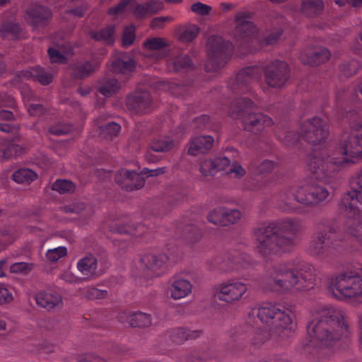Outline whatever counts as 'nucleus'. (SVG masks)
Instances as JSON below:
<instances>
[{
    "label": "nucleus",
    "instance_id": "680f3d73",
    "mask_svg": "<svg viewBox=\"0 0 362 362\" xmlns=\"http://www.w3.org/2000/svg\"><path fill=\"white\" fill-rule=\"evenodd\" d=\"M245 173L246 170L238 162H234L231 165L229 170L227 172L228 175H230L233 177L238 179L243 177L245 175Z\"/></svg>",
    "mask_w": 362,
    "mask_h": 362
},
{
    "label": "nucleus",
    "instance_id": "39448f33",
    "mask_svg": "<svg viewBox=\"0 0 362 362\" xmlns=\"http://www.w3.org/2000/svg\"><path fill=\"white\" fill-rule=\"evenodd\" d=\"M329 192L316 182L292 183L284 186L273 197L276 207L286 213L305 215V206H314L325 202Z\"/></svg>",
    "mask_w": 362,
    "mask_h": 362
},
{
    "label": "nucleus",
    "instance_id": "3c124183",
    "mask_svg": "<svg viewBox=\"0 0 362 362\" xmlns=\"http://www.w3.org/2000/svg\"><path fill=\"white\" fill-rule=\"evenodd\" d=\"M0 233V251H1L7 245L13 241L15 235L14 230L11 227L2 229Z\"/></svg>",
    "mask_w": 362,
    "mask_h": 362
},
{
    "label": "nucleus",
    "instance_id": "bb28decb",
    "mask_svg": "<svg viewBox=\"0 0 362 362\" xmlns=\"http://www.w3.org/2000/svg\"><path fill=\"white\" fill-rule=\"evenodd\" d=\"M54 71H48L39 66L30 67L21 71L19 76L24 78L33 79L43 86L49 85L53 80Z\"/></svg>",
    "mask_w": 362,
    "mask_h": 362
},
{
    "label": "nucleus",
    "instance_id": "de8ad7c7",
    "mask_svg": "<svg viewBox=\"0 0 362 362\" xmlns=\"http://www.w3.org/2000/svg\"><path fill=\"white\" fill-rule=\"evenodd\" d=\"M52 189L60 194L73 192L75 189L74 184L67 180H57L53 184Z\"/></svg>",
    "mask_w": 362,
    "mask_h": 362
},
{
    "label": "nucleus",
    "instance_id": "f8f14e48",
    "mask_svg": "<svg viewBox=\"0 0 362 362\" xmlns=\"http://www.w3.org/2000/svg\"><path fill=\"white\" fill-rule=\"evenodd\" d=\"M208 58L204 64L206 72H216L223 68L232 56L235 46L223 37L213 35L207 41Z\"/></svg>",
    "mask_w": 362,
    "mask_h": 362
},
{
    "label": "nucleus",
    "instance_id": "2eb2a0df",
    "mask_svg": "<svg viewBox=\"0 0 362 362\" xmlns=\"http://www.w3.org/2000/svg\"><path fill=\"white\" fill-rule=\"evenodd\" d=\"M251 18V13L247 11L238 12L235 16L236 25L233 36L235 40V46L247 50L256 33L255 25L250 21Z\"/></svg>",
    "mask_w": 362,
    "mask_h": 362
},
{
    "label": "nucleus",
    "instance_id": "052dcab7",
    "mask_svg": "<svg viewBox=\"0 0 362 362\" xmlns=\"http://www.w3.org/2000/svg\"><path fill=\"white\" fill-rule=\"evenodd\" d=\"M214 165L213 158L206 159L201 163L199 170L205 176L214 175L216 173Z\"/></svg>",
    "mask_w": 362,
    "mask_h": 362
},
{
    "label": "nucleus",
    "instance_id": "a878e982",
    "mask_svg": "<svg viewBox=\"0 0 362 362\" xmlns=\"http://www.w3.org/2000/svg\"><path fill=\"white\" fill-rule=\"evenodd\" d=\"M163 8V3L159 1L151 0L144 4L131 1L130 11L137 19H142L152 16Z\"/></svg>",
    "mask_w": 362,
    "mask_h": 362
},
{
    "label": "nucleus",
    "instance_id": "338daca9",
    "mask_svg": "<svg viewBox=\"0 0 362 362\" xmlns=\"http://www.w3.org/2000/svg\"><path fill=\"white\" fill-rule=\"evenodd\" d=\"M216 173L223 170L230 164V160L226 156H218L213 158Z\"/></svg>",
    "mask_w": 362,
    "mask_h": 362
},
{
    "label": "nucleus",
    "instance_id": "79ce46f5",
    "mask_svg": "<svg viewBox=\"0 0 362 362\" xmlns=\"http://www.w3.org/2000/svg\"><path fill=\"white\" fill-rule=\"evenodd\" d=\"M37 177V174L29 168L18 169L12 175L13 180L19 184H30Z\"/></svg>",
    "mask_w": 362,
    "mask_h": 362
},
{
    "label": "nucleus",
    "instance_id": "b1692460",
    "mask_svg": "<svg viewBox=\"0 0 362 362\" xmlns=\"http://www.w3.org/2000/svg\"><path fill=\"white\" fill-rule=\"evenodd\" d=\"M330 57V52L325 47L308 48L300 54V60L305 64L317 66Z\"/></svg>",
    "mask_w": 362,
    "mask_h": 362
},
{
    "label": "nucleus",
    "instance_id": "c756f323",
    "mask_svg": "<svg viewBox=\"0 0 362 362\" xmlns=\"http://www.w3.org/2000/svg\"><path fill=\"white\" fill-rule=\"evenodd\" d=\"M35 299L38 306L47 310L53 309L62 303V298L59 294L45 291L37 293Z\"/></svg>",
    "mask_w": 362,
    "mask_h": 362
},
{
    "label": "nucleus",
    "instance_id": "4be33fe9",
    "mask_svg": "<svg viewBox=\"0 0 362 362\" xmlns=\"http://www.w3.org/2000/svg\"><path fill=\"white\" fill-rule=\"evenodd\" d=\"M51 16L50 10L40 5H33L27 11V21L35 28L46 26Z\"/></svg>",
    "mask_w": 362,
    "mask_h": 362
},
{
    "label": "nucleus",
    "instance_id": "dca6fc26",
    "mask_svg": "<svg viewBox=\"0 0 362 362\" xmlns=\"http://www.w3.org/2000/svg\"><path fill=\"white\" fill-rule=\"evenodd\" d=\"M247 289V286L245 283L235 279H228L216 285L215 293L220 300L232 303L240 300Z\"/></svg>",
    "mask_w": 362,
    "mask_h": 362
},
{
    "label": "nucleus",
    "instance_id": "37998d69",
    "mask_svg": "<svg viewBox=\"0 0 362 362\" xmlns=\"http://www.w3.org/2000/svg\"><path fill=\"white\" fill-rule=\"evenodd\" d=\"M323 8L322 0H303L301 6L303 13L309 16L319 14Z\"/></svg>",
    "mask_w": 362,
    "mask_h": 362
},
{
    "label": "nucleus",
    "instance_id": "f03ea898",
    "mask_svg": "<svg viewBox=\"0 0 362 362\" xmlns=\"http://www.w3.org/2000/svg\"><path fill=\"white\" fill-rule=\"evenodd\" d=\"M346 95L344 90L337 93L335 107L338 114L350 122L349 132L341 135L335 152L329 155L324 148L315 149L308 160V170L315 179L325 184L335 180L339 168L354 164L362 157V121L356 119L355 110L344 107Z\"/></svg>",
    "mask_w": 362,
    "mask_h": 362
},
{
    "label": "nucleus",
    "instance_id": "2f4dec72",
    "mask_svg": "<svg viewBox=\"0 0 362 362\" xmlns=\"http://www.w3.org/2000/svg\"><path fill=\"white\" fill-rule=\"evenodd\" d=\"M192 285L191 282L185 279L173 280L170 287V296L175 300L187 297L191 293Z\"/></svg>",
    "mask_w": 362,
    "mask_h": 362
},
{
    "label": "nucleus",
    "instance_id": "393cba45",
    "mask_svg": "<svg viewBox=\"0 0 362 362\" xmlns=\"http://www.w3.org/2000/svg\"><path fill=\"white\" fill-rule=\"evenodd\" d=\"M169 259L170 257L165 254H146L141 257L140 264L142 268L151 272L152 275L159 276L163 272V267Z\"/></svg>",
    "mask_w": 362,
    "mask_h": 362
},
{
    "label": "nucleus",
    "instance_id": "aec40b11",
    "mask_svg": "<svg viewBox=\"0 0 362 362\" xmlns=\"http://www.w3.org/2000/svg\"><path fill=\"white\" fill-rule=\"evenodd\" d=\"M174 146V141L169 136H159L152 139L149 143L148 149L145 155V158L148 163H156L159 158L152 152H166Z\"/></svg>",
    "mask_w": 362,
    "mask_h": 362
},
{
    "label": "nucleus",
    "instance_id": "4d7b16f0",
    "mask_svg": "<svg viewBox=\"0 0 362 362\" xmlns=\"http://www.w3.org/2000/svg\"><path fill=\"white\" fill-rule=\"evenodd\" d=\"M20 31V25L15 23H4L1 25L0 30L2 35H6L8 33H11L15 37L18 35Z\"/></svg>",
    "mask_w": 362,
    "mask_h": 362
},
{
    "label": "nucleus",
    "instance_id": "e2e57ef3",
    "mask_svg": "<svg viewBox=\"0 0 362 362\" xmlns=\"http://www.w3.org/2000/svg\"><path fill=\"white\" fill-rule=\"evenodd\" d=\"M85 208L86 206L83 203L74 202L70 204L64 205L63 209L66 213L81 214Z\"/></svg>",
    "mask_w": 362,
    "mask_h": 362
},
{
    "label": "nucleus",
    "instance_id": "bf43d9fd",
    "mask_svg": "<svg viewBox=\"0 0 362 362\" xmlns=\"http://www.w3.org/2000/svg\"><path fill=\"white\" fill-rule=\"evenodd\" d=\"M199 28L197 25H191L187 28L181 34L180 40L183 42H192L197 37Z\"/></svg>",
    "mask_w": 362,
    "mask_h": 362
},
{
    "label": "nucleus",
    "instance_id": "c9c22d12",
    "mask_svg": "<svg viewBox=\"0 0 362 362\" xmlns=\"http://www.w3.org/2000/svg\"><path fill=\"white\" fill-rule=\"evenodd\" d=\"M123 315L132 327H144L151 324V316L143 312H124L120 317V320L123 322Z\"/></svg>",
    "mask_w": 362,
    "mask_h": 362
},
{
    "label": "nucleus",
    "instance_id": "a18cd8bd",
    "mask_svg": "<svg viewBox=\"0 0 362 362\" xmlns=\"http://www.w3.org/2000/svg\"><path fill=\"white\" fill-rule=\"evenodd\" d=\"M193 126L198 130L211 129L218 131L219 124L212 121V119L206 115H203L194 119Z\"/></svg>",
    "mask_w": 362,
    "mask_h": 362
},
{
    "label": "nucleus",
    "instance_id": "ddd939ff",
    "mask_svg": "<svg viewBox=\"0 0 362 362\" xmlns=\"http://www.w3.org/2000/svg\"><path fill=\"white\" fill-rule=\"evenodd\" d=\"M165 172V168H158L153 170L144 168L141 173L135 170L121 169L115 175V182L126 191H133L141 188L145 183L144 175L146 177H154L163 174Z\"/></svg>",
    "mask_w": 362,
    "mask_h": 362
},
{
    "label": "nucleus",
    "instance_id": "7c9ffc66",
    "mask_svg": "<svg viewBox=\"0 0 362 362\" xmlns=\"http://www.w3.org/2000/svg\"><path fill=\"white\" fill-rule=\"evenodd\" d=\"M214 141L211 136H194L191 139L188 153L192 156L204 153L211 149Z\"/></svg>",
    "mask_w": 362,
    "mask_h": 362
},
{
    "label": "nucleus",
    "instance_id": "6e6d98bb",
    "mask_svg": "<svg viewBox=\"0 0 362 362\" xmlns=\"http://www.w3.org/2000/svg\"><path fill=\"white\" fill-rule=\"evenodd\" d=\"M346 235H350L362 245V224L357 227L353 223H349L346 227Z\"/></svg>",
    "mask_w": 362,
    "mask_h": 362
},
{
    "label": "nucleus",
    "instance_id": "49530a36",
    "mask_svg": "<svg viewBox=\"0 0 362 362\" xmlns=\"http://www.w3.org/2000/svg\"><path fill=\"white\" fill-rule=\"evenodd\" d=\"M144 224H139L136 226L122 225L116 226L113 231L119 234H128L132 236H142L144 234Z\"/></svg>",
    "mask_w": 362,
    "mask_h": 362
},
{
    "label": "nucleus",
    "instance_id": "f257e3e1",
    "mask_svg": "<svg viewBox=\"0 0 362 362\" xmlns=\"http://www.w3.org/2000/svg\"><path fill=\"white\" fill-rule=\"evenodd\" d=\"M311 313L301 354L308 362H325L330 352L344 347L351 338L349 313L341 306L325 304Z\"/></svg>",
    "mask_w": 362,
    "mask_h": 362
},
{
    "label": "nucleus",
    "instance_id": "774afa93",
    "mask_svg": "<svg viewBox=\"0 0 362 362\" xmlns=\"http://www.w3.org/2000/svg\"><path fill=\"white\" fill-rule=\"evenodd\" d=\"M15 104L16 101L11 95L4 93H0V107H13Z\"/></svg>",
    "mask_w": 362,
    "mask_h": 362
},
{
    "label": "nucleus",
    "instance_id": "69168bd1",
    "mask_svg": "<svg viewBox=\"0 0 362 362\" xmlns=\"http://www.w3.org/2000/svg\"><path fill=\"white\" fill-rule=\"evenodd\" d=\"M191 10L195 13L204 16L209 13L211 7L201 2H197L192 5Z\"/></svg>",
    "mask_w": 362,
    "mask_h": 362
},
{
    "label": "nucleus",
    "instance_id": "f3484780",
    "mask_svg": "<svg viewBox=\"0 0 362 362\" xmlns=\"http://www.w3.org/2000/svg\"><path fill=\"white\" fill-rule=\"evenodd\" d=\"M269 333L260 328L252 327L249 332L233 334L231 339L235 343V348L239 351L244 349L246 344H250L254 349H259L264 343L269 339Z\"/></svg>",
    "mask_w": 362,
    "mask_h": 362
},
{
    "label": "nucleus",
    "instance_id": "58836bf2",
    "mask_svg": "<svg viewBox=\"0 0 362 362\" xmlns=\"http://www.w3.org/2000/svg\"><path fill=\"white\" fill-rule=\"evenodd\" d=\"M115 26L109 25L99 30L91 31L90 35L95 41L103 42L106 45H112L115 42Z\"/></svg>",
    "mask_w": 362,
    "mask_h": 362
},
{
    "label": "nucleus",
    "instance_id": "4c0bfd02",
    "mask_svg": "<svg viewBox=\"0 0 362 362\" xmlns=\"http://www.w3.org/2000/svg\"><path fill=\"white\" fill-rule=\"evenodd\" d=\"M120 88V83L112 77L105 76L99 80L97 85L98 91L105 97H111Z\"/></svg>",
    "mask_w": 362,
    "mask_h": 362
},
{
    "label": "nucleus",
    "instance_id": "c03bdc74",
    "mask_svg": "<svg viewBox=\"0 0 362 362\" xmlns=\"http://www.w3.org/2000/svg\"><path fill=\"white\" fill-rule=\"evenodd\" d=\"M100 136L106 140H112L116 137L121 130V126L114 122H107L104 125L99 126Z\"/></svg>",
    "mask_w": 362,
    "mask_h": 362
},
{
    "label": "nucleus",
    "instance_id": "e433bc0d",
    "mask_svg": "<svg viewBox=\"0 0 362 362\" xmlns=\"http://www.w3.org/2000/svg\"><path fill=\"white\" fill-rule=\"evenodd\" d=\"M202 334L201 330H189L184 327H179L172 329L168 333V337L172 342L182 344L187 339H197Z\"/></svg>",
    "mask_w": 362,
    "mask_h": 362
},
{
    "label": "nucleus",
    "instance_id": "864d4df0",
    "mask_svg": "<svg viewBox=\"0 0 362 362\" xmlns=\"http://www.w3.org/2000/svg\"><path fill=\"white\" fill-rule=\"evenodd\" d=\"M71 130V125L66 123L58 122L49 128L51 134L60 136L68 134Z\"/></svg>",
    "mask_w": 362,
    "mask_h": 362
},
{
    "label": "nucleus",
    "instance_id": "9d476101",
    "mask_svg": "<svg viewBox=\"0 0 362 362\" xmlns=\"http://www.w3.org/2000/svg\"><path fill=\"white\" fill-rule=\"evenodd\" d=\"M255 109L256 106L250 99L246 97L238 98L232 102L228 114L233 118H242L244 129L257 134L272 125L273 122L262 113L253 112Z\"/></svg>",
    "mask_w": 362,
    "mask_h": 362
},
{
    "label": "nucleus",
    "instance_id": "c85d7f7f",
    "mask_svg": "<svg viewBox=\"0 0 362 362\" xmlns=\"http://www.w3.org/2000/svg\"><path fill=\"white\" fill-rule=\"evenodd\" d=\"M100 60L77 62L71 66V73L75 78H84L90 76L99 66Z\"/></svg>",
    "mask_w": 362,
    "mask_h": 362
},
{
    "label": "nucleus",
    "instance_id": "20e7f679",
    "mask_svg": "<svg viewBox=\"0 0 362 362\" xmlns=\"http://www.w3.org/2000/svg\"><path fill=\"white\" fill-rule=\"evenodd\" d=\"M317 270L308 262H284L269 268L263 279L262 288L280 294L297 295L315 286Z\"/></svg>",
    "mask_w": 362,
    "mask_h": 362
},
{
    "label": "nucleus",
    "instance_id": "7ed1b4c3",
    "mask_svg": "<svg viewBox=\"0 0 362 362\" xmlns=\"http://www.w3.org/2000/svg\"><path fill=\"white\" fill-rule=\"evenodd\" d=\"M303 229V222L298 217H284L262 223L253 230L255 251L267 259L289 252L298 244Z\"/></svg>",
    "mask_w": 362,
    "mask_h": 362
},
{
    "label": "nucleus",
    "instance_id": "473e14b6",
    "mask_svg": "<svg viewBox=\"0 0 362 362\" xmlns=\"http://www.w3.org/2000/svg\"><path fill=\"white\" fill-rule=\"evenodd\" d=\"M23 148L13 143L10 136L6 137H0V158L8 159L12 157L20 156Z\"/></svg>",
    "mask_w": 362,
    "mask_h": 362
},
{
    "label": "nucleus",
    "instance_id": "cd10ccee",
    "mask_svg": "<svg viewBox=\"0 0 362 362\" xmlns=\"http://www.w3.org/2000/svg\"><path fill=\"white\" fill-rule=\"evenodd\" d=\"M167 46L168 44L163 38H148L144 42V47L148 51L146 56L154 61L164 59L166 57V53L163 48Z\"/></svg>",
    "mask_w": 362,
    "mask_h": 362
},
{
    "label": "nucleus",
    "instance_id": "a211bd4d",
    "mask_svg": "<svg viewBox=\"0 0 362 362\" xmlns=\"http://www.w3.org/2000/svg\"><path fill=\"white\" fill-rule=\"evenodd\" d=\"M241 218V213L238 209L226 207H217L211 211L207 219L215 225L228 226L237 223Z\"/></svg>",
    "mask_w": 362,
    "mask_h": 362
},
{
    "label": "nucleus",
    "instance_id": "6ab92c4d",
    "mask_svg": "<svg viewBox=\"0 0 362 362\" xmlns=\"http://www.w3.org/2000/svg\"><path fill=\"white\" fill-rule=\"evenodd\" d=\"M151 98L149 92L136 90L128 96L127 105L129 110L135 114H142L150 110Z\"/></svg>",
    "mask_w": 362,
    "mask_h": 362
},
{
    "label": "nucleus",
    "instance_id": "412c9836",
    "mask_svg": "<svg viewBox=\"0 0 362 362\" xmlns=\"http://www.w3.org/2000/svg\"><path fill=\"white\" fill-rule=\"evenodd\" d=\"M136 62L127 53L119 52L112 57L109 65L110 70L113 73H130L134 71Z\"/></svg>",
    "mask_w": 362,
    "mask_h": 362
},
{
    "label": "nucleus",
    "instance_id": "13d9d810",
    "mask_svg": "<svg viewBox=\"0 0 362 362\" xmlns=\"http://www.w3.org/2000/svg\"><path fill=\"white\" fill-rule=\"evenodd\" d=\"M48 56L51 63L65 64L66 63V57L62 54L55 48L50 47L48 49Z\"/></svg>",
    "mask_w": 362,
    "mask_h": 362
},
{
    "label": "nucleus",
    "instance_id": "09e8293b",
    "mask_svg": "<svg viewBox=\"0 0 362 362\" xmlns=\"http://www.w3.org/2000/svg\"><path fill=\"white\" fill-rule=\"evenodd\" d=\"M358 67V62L353 59L340 64L339 71L344 76L348 78L355 74Z\"/></svg>",
    "mask_w": 362,
    "mask_h": 362
},
{
    "label": "nucleus",
    "instance_id": "5701e85b",
    "mask_svg": "<svg viewBox=\"0 0 362 362\" xmlns=\"http://www.w3.org/2000/svg\"><path fill=\"white\" fill-rule=\"evenodd\" d=\"M202 235V230L192 222L187 223L185 219L178 226L176 231L177 238L182 239L189 245L197 242Z\"/></svg>",
    "mask_w": 362,
    "mask_h": 362
},
{
    "label": "nucleus",
    "instance_id": "a19ab883",
    "mask_svg": "<svg viewBox=\"0 0 362 362\" xmlns=\"http://www.w3.org/2000/svg\"><path fill=\"white\" fill-rule=\"evenodd\" d=\"M276 168L277 165L274 161L265 160L259 164L256 161L252 162L248 167V170L256 175H267L273 172Z\"/></svg>",
    "mask_w": 362,
    "mask_h": 362
},
{
    "label": "nucleus",
    "instance_id": "423d86ee",
    "mask_svg": "<svg viewBox=\"0 0 362 362\" xmlns=\"http://www.w3.org/2000/svg\"><path fill=\"white\" fill-rule=\"evenodd\" d=\"M264 74L267 84L272 88L284 86L290 77L288 64L281 60H274L267 65H252L240 69L228 82V88L235 93H246L252 90V84L259 81Z\"/></svg>",
    "mask_w": 362,
    "mask_h": 362
},
{
    "label": "nucleus",
    "instance_id": "1a4fd4ad",
    "mask_svg": "<svg viewBox=\"0 0 362 362\" xmlns=\"http://www.w3.org/2000/svg\"><path fill=\"white\" fill-rule=\"evenodd\" d=\"M337 231L327 219H322L315 226V232L310 237L307 252L312 256L324 259L329 257L341 245L337 240Z\"/></svg>",
    "mask_w": 362,
    "mask_h": 362
},
{
    "label": "nucleus",
    "instance_id": "8fccbe9b",
    "mask_svg": "<svg viewBox=\"0 0 362 362\" xmlns=\"http://www.w3.org/2000/svg\"><path fill=\"white\" fill-rule=\"evenodd\" d=\"M67 255V249L64 246H59L53 249H49L46 252V257L50 262H57L60 258Z\"/></svg>",
    "mask_w": 362,
    "mask_h": 362
},
{
    "label": "nucleus",
    "instance_id": "603ef678",
    "mask_svg": "<svg viewBox=\"0 0 362 362\" xmlns=\"http://www.w3.org/2000/svg\"><path fill=\"white\" fill-rule=\"evenodd\" d=\"M136 28L134 25L127 26L124 30L122 38V43L124 47H129L135 40Z\"/></svg>",
    "mask_w": 362,
    "mask_h": 362
},
{
    "label": "nucleus",
    "instance_id": "0eeeda50",
    "mask_svg": "<svg viewBox=\"0 0 362 362\" xmlns=\"http://www.w3.org/2000/svg\"><path fill=\"white\" fill-rule=\"evenodd\" d=\"M251 313L250 315H257L259 320L282 340L290 337L296 329L293 315L280 303H264L257 309H252Z\"/></svg>",
    "mask_w": 362,
    "mask_h": 362
},
{
    "label": "nucleus",
    "instance_id": "0e129e2a",
    "mask_svg": "<svg viewBox=\"0 0 362 362\" xmlns=\"http://www.w3.org/2000/svg\"><path fill=\"white\" fill-rule=\"evenodd\" d=\"M13 300V295L11 291L4 285H0V305L9 303Z\"/></svg>",
    "mask_w": 362,
    "mask_h": 362
},
{
    "label": "nucleus",
    "instance_id": "f704fd0d",
    "mask_svg": "<svg viewBox=\"0 0 362 362\" xmlns=\"http://www.w3.org/2000/svg\"><path fill=\"white\" fill-rule=\"evenodd\" d=\"M167 66L170 71L178 72L190 69L193 64L191 58L186 54L180 53L167 59Z\"/></svg>",
    "mask_w": 362,
    "mask_h": 362
},
{
    "label": "nucleus",
    "instance_id": "6e6552de",
    "mask_svg": "<svg viewBox=\"0 0 362 362\" xmlns=\"http://www.w3.org/2000/svg\"><path fill=\"white\" fill-rule=\"evenodd\" d=\"M276 138L286 146L294 145L300 138L313 145L321 144L329 135L327 121L319 117H313L304 121L299 132L289 131L288 128L281 130L276 127L274 130Z\"/></svg>",
    "mask_w": 362,
    "mask_h": 362
},
{
    "label": "nucleus",
    "instance_id": "5fc2aeb1",
    "mask_svg": "<svg viewBox=\"0 0 362 362\" xmlns=\"http://www.w3.org/2000/svg\"><path fill=\"white\" fill-rule=\"evenodd\" d=\"M132 0H121L116 6L108 9V14L115 16L122 13L126 9L130 11Z\"/></svg>",
    "mask_w": 362,
    "mask_h": 362
},
{
    "label": "nucleus",
    "instance_id": "9b49d317",
    "mask_svg": "<svg viewBox=\"0 0 362 362\" xmlns=\"http://www.w3.org/2000/svg\"><path fill=\"white\" fill-rule=\"evenodd\" d=\"M340 209L347 216L346 227L353 223L357 227L362 224V168L350 180V190L340 202Z\"/></svg>",
    "mask_w": 362,
    "mask_h": 362
},
{
    "label": "nucleus",
    "instance_id": "4468645a",
    "mask_svg": "<svg viewBox=\"0 0 362 362\" xmlns=\"http://www.w3.org/2000/svg\"><path fill=\"white\" fill-rule=\"evenodd\" d=\"M253 262L252 257L246 253L221 255L211 262L210 269L222 273L240 272L252 265Z\"/></svg>",
    "mask_w": 362,
    "mask_h": 362
},
{
    "label": "nucleus",
    "instance_id": "72a5a7b5",
    "mask_svg": "<svg viewBox=\"0 0 362 362\" xmlns=\"http://www.w3.org/2000/svg\"><path fill=\"white\" fill-rule=\"evenodd\" d=\"M98 261L95 256L90 255L81 259L77 263L79 272L89 278H95L100 276L97 271Z\"/></svg>",
    "mask_w": 362,
    "mask_h": 362
},
{
    "label": "nucleus",
    "instance_id": "ea45409f",
    "mask_svg": "<svg viewBox=\"0 0 362 362\" xmlns=\"http://www.w3.org/2000/svg\"><path fill=\"white\" fill-rule=\"evenodd\" d=\"M22 97L30 115L41 116L46 112L47 110L42 104L33 102V93L29 88L22 92Z\"/></svg>",
    "mask_w": 362,
    "mask_h": 362
}]
</instances>
